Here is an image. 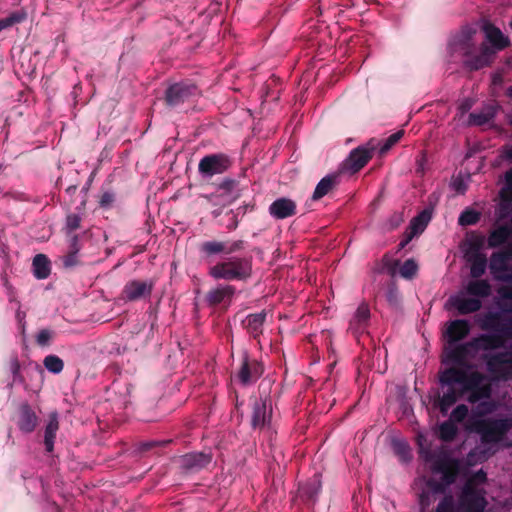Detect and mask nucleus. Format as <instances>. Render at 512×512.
Here are the masks:
<instances>
[{"mask_svg":"<svg viewBox=\"0 0 512 512\" xmlns=\"http://www.w3.org/2000/svg\"><path fill=\"white\" fill-rule=\"evenodd\" d=\"M453 187L459 193H464L465 190H466V186L463 183V181L462 180H458V179L454 180Z\"/></svg>","mask_w":512,"mask_h":512,"instance_id":"603ef678","label":"nucleus"},{"mask_svg":"<svg viewBox=\"0 0 512 512\" xmlns=\"http://www.w3.org/2000/svg\"><path fill=\"white\" fill-rule=\"evenodd\" d=\"M484 380L482 373L461 366L445 370L440 377L442 385L447 386L438 403L441 413L446 415L452 405L467 392H470L468 401L471 403L489 398L491 388Z\"/></svg>","mask_w":512,"mask_h":512,"instance_id":"f03ea898","label":"nucleus"},{"mask_svg":"<svg viewBox=\"0 0 512 512\" xmlns=\"http://www.w3.org/2000/svg\"><path fill=\"white\" fill-rule=\"evenodd\" d=\"M508 95H509L510 97H512V87H510V88L508 89Z\"/></svg>","mask_w":512,"mask_h":512,"instance_id":"052dcab7","label":"nucleus"},{"mask_svg":"<svg viewBox=\"0 0 512 512\" xmlns=\"http://www.w3.org/2000/svg\"><path fill=\"white\" fill-rule=\"evenodd\" d=\"M153 288L151 281L133 280L128 282L123 289V298L128 301H135L149 296Z\"/></svg>","mask_w":512,"mask_h":512,"instance_id":"2eb2a0df","label":"nucleus"},{"mask_svg":"<svg viewBox=\"0 0 512 512\" xmlns=\"http://www.w3.org/2000/svg\"><path fill=\"white\" fill-rule=\"evenodd\" d=\"M435 512H455V502L453 496H444L438 503Z\"/></svg>","mask_w":512,"mask_h":512,"instance_id":"ea45409f","label":"nucleus"},{"mask_svg":"<svg viewBox=\"0 0 512 512\" xmlns=\"http://www.w3.org/2000/svg\"><path fill=\"white\" fill-rule=\"evenodd\" d=\"M32 267L37 279H46L50 275V261L44 254H37L34 257Z\"/></svg>","mask_w":512,"mask_h":512,"instance_id":"bb28decb","label":"nucleus"},{"mask_svg":"<svg viewBox=\"0 0 512 512\" xmlns=\"http://www.w3.org/2000/svg\"><path fill=\"white\" fill-rule=\"evenodd\" d=\"M433 471L443 474V479L447 484H451L455 480V473L450 471V465L447 461H439L434 464Z\"/></svg>","mask_w":512,"mask_h":512,"instance_id":"c9c22d12","label":"nucleus"},{"mask_svg":"<svg viewBox=\"0 0 512 512\" xmlns=\"http://www.w3.org/2000/svg\"><path fill=\"white\" fill-rule=\"evenodd\" d=\"M511 125H512V120H511Z\"/></svg>","mask_w":512,"mask_h":512,"instance_id":"0e129e2a","label":"nucleus"},{"mask_svg":"<svg viewBox=\"0 0 512 512\" xmlns=\"http://www.w3.org/2000/svg\"><path fill=\"white\" fill-rule=\"evenodd\" d=\"M114 201V195L110 192H105L100 199V205L102 207L110 206Z\"/></svg>","mask_w":512,"mask_h":512,"instance_id":"09e8293b","label":"nucleus"},{"mask_svg":"<svg viewBox=\"0 0 512 512\" xmlns=\"http://www.w3.org/2000/svg\"><path fill=\"white\" fill-rule=\"evenodd\" d=\"M458 428L451 420L444 421L439 426V437L443 441H451L455 438Z\"/></svg>","mask_w":512,"mask_h":512,"instance_id":"473e14b6","label":"nucleus"},{"mask_svg":"<svg viewBox=\"0 0 512 512\" xmlns=\"http://www.w3.org/2000/svg\"><path fill=\"white\" fill-rule=\"evenodd\" d=\"M472 106V103L469 100H465L461 105L459 106V110L461 114H465Z\"/></svg>","mask_w":512,"mask_h":512,"instance_id":"5fc2aeb1","label":"nucleus"},{"mask_svg":"<svg viewBox=\"0 0 512 512\" xmlns=\"http://www.w3.org/2000/svg\"><path fill=\"white\" fill-rule=\"evenodd\" d=\"M266 319V313L261 311L259 313L250 314L243 321L247 331L254 337L259 336L262 333V327Z\"/></svg>","mask_w":512,"mask_h":512,"instance_id":"393cba45","label":"nucleus"},{"mask_svg":"<svg viewBox=\"0 0 512 512\" xmlns=\"http://www.w3.org/2000/svg\"><path fill=\"white\" fill-rule=\"evenodd\" d=\"M70 248H71V251L73 252H76L78 253L79 250H80V247H79V239H78V236L77 235H74L71 239V244H70Z\"/></svg>","mask_w":512,"mask_h":512,"instance_id":"864d4df0","label":"nucleus"},{"mask_svg":"<svg viewBox=\"0 0 512 512\" xmlns=\"http://www.w3.org/2000/svg\"><path fill=\"white\" fill-rule=\"evenodd\" d=\"M468 415V407L464 404L456 406L451 412L450 420L452 422H462Z\"/></svg>","mask_w":512,"mask_h":512,"instance_id":"37998d69","label":"nucleus"},{"mask_svg":"<svg viewBox=\"0 0 512 512\" xmlns=\"http://www.w3.org/2000/svg\"><path fill=\"white\" fill-rule=\"evenodd\" d=\"M36 421V415L29 408L26 407L22 410L19 421V427L24 432H31L34 430L36 426Z\"/></svg>","mask_w":512,"mask_h":512,"instance_id":"7c9ffc66","label":"nucleus"},{"mask_svg":"<svg viewBox=\"0 0 512 512\" xmlns=\"http://www.w3.org/2000/svg\"><path fill=\"white\" fill-rule=\"evenodd\" d=\"M25 317H26V314L25 312L21 311L20 308H18L17 312H16V319L17 321L24 325V320H25Z\"/></svg>","mask_w":512,"mask_h":512,"instance_id":"6e6d98bb","label":"nucleus"},{"mask_svg":"<svg viewBox=\"0 0 512 512\" xmlns=\"http://www.w3.org/2000/svg\"><path fill=\"white\" fill-rule=\"evenodd\" d=\"M486 366L496 380H512V349L487 356Z\"/></svg>","mask_w":512,"mask_h":512,"instance_id":"423d86ee","label":"nucleus"},{"mask_svg":"<svg viewBox=\"0 0 512 512\" xmlns=\"http://www.w3.org/2000/svg\"><path fill=\"white\" fill-rule=\"evenodd\" d=\"M403 136V131H398L390 135L384 144L380 147L379 152L381 155L387 153L392 146H394Z\"/></svg>","mask_w":512,"mask_h":512,"instance_id":"79ce46f5","label":"nucleus"},{"mask_svg":"<svg viewBox=\"0 0 512 512\" xmlns=\"http://www.w3.org/2000/svg\"><path fill=\"white\" fill-rule=\"evenodd\" d=\"M465 290L450 296L448 299V304L455 308L459 314L465 315L478 311L482 302L480 299L475 297H469Z\"/></svg>","mask_w":512,"mask_h":512,"instance_id":"f8f14e48","label":"nucleus"},{"mask_svg":"<svg viewBox=\"0 0 512 512\" xmlns=\"http://www.w3.org/2000/svg\"><path fill=\"white\" fill-rule=\"evenodd\" d=\"M509 260H512V247L491 255L489 269L494 279L502 282L512 281V267L508 265Z\"/></svg>","mask_w":512,"mask_h":512,"instance_id":"6e6552de","label":"nucleus"},{"mask_svg":"<svg viewBox=\"0 0 512 512\" xmlns=\"http://www.w3.org/2000/svg\"><path fill=\"white\" fill-rule=\"evenodd\" d=\"M214 279L244 281L252 275V259L249 257H230L216 263L209 269Z\"/></svg>","mask_w":512,"mask_h":512,"instance_id":"39448f33","label":"nucleus"},{"mask_svg":"<svg viewBox=\"0 0 512 512\" xmlns=\"http://www.w3.org/2000/svg\"><path fill=\"white\" fill-rule=\"evenodd\" d=\"M229 160L224 155H208L202 158L198 165L200 174L211 177L215 174H221L227 170Z\"/></svg>","mask_w":512,"mask_h":512,"instance_id":"9b49d317","label":"nucleus"},{"mask_svg":"<svg viewBox=\"0 0 512 512\" xmlns=\"http://www.w3.org/2000/svg\"><path fill=\"white\" fill-rule=\"evenodd\" d=\"M504 339H512V318L497 333L481 334L464 344H460L459 347H452L448 350V357L456 362L458 366L474 370V367L469 362L476 358L479 351L499 349L503 346Z\"/></svg>","mask_w":512,"mask_h":512,"instance_id":"20e7f679","label":"nucleus"},{"mask_svg":"<svg viewBox=\"0 0 512 512\" xmlns=\"http://www.w3.org/2000/svg\"><path fill=\"white\" fill-rule=\"evenodd\" d=\"M418 271V265L413 259L406 260L400 267V275L403 278L411 279Z\"/></svg>","mask_w":512,"mask_h":512,"instance_id":"58836bf2","label":"nucleus"},{"mask_svg":"<svg viewBox=\"0 0 512 512\" xmlns=\"http://www.w3.org/2000/svg\"><path fill=\"white\" fill-rule=\"evenodd\" d=\"M498 111V105L494 102L484 105L480 111L469 114L468 125L482 126L494 119Z\"/></svg>","mask_w":512,"mask_h":512,"instance_id":"aec40b11","label":"nucleus"},{"mask_svg":"<svg viewBox=\"0 0 512 512\" xmlns=\"http://www.w3.org/2000/svg\"><path fill=\"white\" fill-rule=\"evenodd\" d=\"M470 274L473 278L481 277L487 267V259L483 254H476L471 260Z\"/></svg>","mask_w":512,"mask_h":512,"instance_id":"c756f323","label":"nucleus"},{"mask_svg":"<svg viewBox=\"0 0 512 512\" xmlns=\"http://www.w3.org/2000/svg\"><path fill=\"white\" fill-rule=\"evenodd\" d=\"M10 369L14 377L18 376L20 373V363L17 358L11 360Z\"/></svg>","mask_w":512,"mask_h":512,"instance_id":"8fccbe9b","label":"nucleus"},{"mask_svg":"<svg viewBox=\"0 0 512 512\" xmlns=\"http://www.w3.org/2000/svg\"><path fill=\"white\" fill-rule=\"evenodd\" d=\"M43 364L45 368L53 374H59L64 368V363L62 359H60L56 355L46 356L44 358Z\"/></svg>","mask_w":512,"mask_h":512,"instance_id":"f704fd0d","label":"nucleus"},{"mask_svg":"<svg viewBox=\"0 0 512 512\" xmlns=\"http://www.w3.org/2000/svg\"><path fill=\"white\" fill-rule=\"evenodd\" d=\"M269 214L275 219H285L296 214V203L289 198H278L269 206Z\"/></svg>","mask_w":512,"mask_h":512,"instance_id":"dca6fc26","label":"nucleus"},{"mask_svg":"<svg viewBox=\"0 0 512 512\" xmlns=\"http://www.w3.org/2000/svg\"><path fill=\"white\" fill-rule=\"evenodd\" d=\"M201 251L208 256L226 253V243L221 241H207L202 244Z\"/></svg>","mask_w":512,"mask_h":512,"instance_id":"72a5a7b5","label":"nucleus"},{"mask_svg":"<svg viewBox=\"0 0 512 512\" xmlns=\"http://www.w3.org/2000/svg\"><path fill=\"white\" fill-rule=\"evenodd\" d=\"M498 294L503 301L502 308L508 312H512V289L500 288Z\"/></svg>","mask_w":512,"mask_h":512,"instance_id":"a19ab883","label":"nucleus"},{"mask_svg":"<svg viewBox=\"0 0 512 512\" xmlns=\"http://www.w3.org/2000/svg\"><path fill=\"white\" fill-rule=\"evenodd\" d=\"M486 473L481 469L473 474L464 484L461 494L459 496V505H462V499L465 493L471 498H483L485 501V512L492 511L491 509H487L488 501L486 499V491L483 488H478L477 486L480 484H484L486 482Z\"/></svg>","mask_w":512,"mask_h":512,"instance_id":"9d476101","label":"nucleus"},{"mask_svg":"<svg viewBox=\"0 0 512 512\" xmlns=\"http://www.w3.org/2000/svg\"><path fill=\"white\" fill-rule=\"evenodd\" d=\"M198 94V89L194 84L175 83L166 90V102L170 106H177L189 101Z\"/></svg>","mask_w":512,"mask_h":512,"instance_id":"1a4fd4ad","label":"nucleus"},{"mask_svg":"<svg viewBox=\"0 0 512 512\" xmlns=\"http://www.w3.org/2000/svg\"><path fill=\"white\" fill-rule=\"evenodd\" d=\"M431 220V213L428 210H423L416 217H414L409 225V229L406 235L405 240L401 242V247H405L414 236L422 233L429 221Z\"/></svg>","mask_w":512,"mask_h":512,"instance_id":"6ab92c4d","label":"nucleus"},{"mask_svg":"<svg viewBox=\"0 0 512 512\" xmlns=\"http://www.w3.org/2000/svg\"><path fill=\"white\" fill-rule=\"evenodd\" d=\"M370 319V310L367 304L361 303L356 312L354 313L352 319L350 320V330L353 333L357 334L363 332L367 327L368 321Z\"/></svg>","mask_w":512,"mask_h":512,"instance_id":"5701e85b","label":"nucleus"},{"mask_svg":"<svg viewBox=\"0 0 512 512\" xmlns=\"http://www.w3.org/2000/svg\"><path fill=\"white\" fill-rule=\"evenodd\" d=\"M234 187V182L232 181H226L223 182L217 191L214 194H211L207 197L209 201H211L214 204H219L222 206L229 205L232 203L236 198V194H232V188Z\"/></svg>","mask_w":512,"mask_h":512,"instance_id":"4be33fe9","label":"nucleus"},{"mask_svg":"<svg viewBox=\"0 0 512 512\" xmlns=\"http://www.w3.org/2000/svg\"><path fill=\"white\" fill-rule=\"evenodd\" d=\"M4 285L6 286V288L9 291L10 300H13L14 293H13L12 287L8 284L7 279L4 280Z\"/></svg>","mask_w":512,"mask_h":512,"instance_id":"4d7b16f0","label":"nucleus"},{"mask_svg":"<svg viewBox=\"0 0 512 512\" xmlns=\"http://www.w3.org/2000/svg\"><path fill=\"white\" fill-rule=\"evenodd\" d=\"M212 460V456L207 453H189L179 458V465L184 470H199L206 467Z\"/></svg>","mask_w":512,"mask_h":512,"instance_id":"a211bd4d","label":"nucleus"},{"mask_svg":"<svg viewBox=\"0 0 512 512\" xmlns=\"http://www.w3.org/2000/svg\"><path fill=\"white\" fill-rule=\"evenodd\" d=\"M470 331L469 323L466 320L458 319L454 321H450L447 324L444 336L447 340V346L445 347L444 351V362L447 364H452L455 366H458V364L448 357V350L452 347H459L460 345L457 344L458 341L464 339Z\"/></svg>","mask_w":512,"mask_h":512,"instance_id":"0eeeda50","label":"nucleus"},{"mask_svg":"<svg viewBox=\"0 0 512 512\" xmlns=\"http://www.w3.org/2000/svg\"><path fill=\"white\" fill-rule=\"evenodd\" d=\"M81 217L78 214H70L66 218L65 229L68 234L80 228Z\"/></svg>","mask_w":512,"mask_h":512,"instance_id":"c03bdc74","label":"nucleus"},{"mask_svg":"<svg viewBox=\"0 0 512 512\" xmlns=\"http://www.w3.org/2000/svg\"><path fill=\"white\" fill-rule=\"evenodd\" d=\"M234 293V288L229 285L219 286L211 290L207 294V300L210 304L216 305L221 303L225 298L231 297Z\"/></svg>","mask_w":512,"mask_h":512,"instance_id":"c85d7f7f","label":"nucleus"},{"mask_svg":"<svg viewBox=\"0 0 512 512\" xmlns=\"http://www.w3.org/2000/svg\"><path fill=\"white\" fill-rule=\"evenodd\" d=\"M375 146L369 142L366 146L354 149L348 159L346 166L351 172H357L362 169L371 159Z\"/></svg>","mask_w":512,"mask_h":512,"instance_id":"ddd939ff","label":"nucleus"},{"mask_svg":"<svg viewBox=\"0 0 512 512\" xmlns=\"http://www.w3.org/2000/svg\"><path fill=\"white\" fill-rule=\"evenodd\" d=\"M480 214L472 209L464 210L458 219V222L462 226L473 225L478 222Z\"/></svg>","mask_w":512,"mask_h":512,"instance_id":"4c0bfd02","label":"nucleus"},{"mask_svg":"<svg viewBox=\"0 0 512 512\" xmlns=\"http://www.w3.org/2000/svg\"><path fill=\"white\" fill-rule=\"evenodd\" d=\"M52 338V332L48 329H42L36 336V341L40 346H46L49 344Z\"/></svg>","mask_w":512,"mask_h":512,"instance_id":"a18cd8bd","label":"nucleus"},{"mask_svg":"<svg viewBox=\"0 0 512 512\" xmlns=\"http://www.w3.org/2000/svg\"><path fill=\"white\" fill-rule=\"evenodd\" d=\"M482 31L484 32L485 40L490 46L483 44L478 49L475 40L476 30L472 28L463 29L449 42L450 54L464 57V64L470 70H479L488 66L496 52L510 45L509 38L498 27L487 20L482 23Z\"/></svg>","mask_w":512,"mask_h":512,"instance_id":"f257e3e1","label":"nucleus"},{"mask_svg":"<svg viewBox=\"0 0 512 512\" xmlns=\"http://www.w3.org/2000/svg\"><path fill=\"white\" fill-rule=\"evenodd\" d=\"M494 407L492 405H489L486 409V412H492Z\"/></svg>","mask_w":512,"mask_h":512,"instance_id":"bf43d9fd","label":"nucleus"},{"mask_svg":"<svg viewBox=\"0 0 512 512\" xmlns=\"http://www.w3.org/2000/svg\"><path fill=\"white\" fill-rule=\"evenodd\" d=\"M510 27L512 28V22L510 23Z\"/></svg>","mask_w":512,"mask_h":512,"instance_id":"e2e57ef3","label":"nucleus"},{"mask_svg":"<svg viewBox=\"0 0 512 512\" xmlns=\"http://www.w3.org/2000/svg\"><path fill=\"white\" fill-rule=\"evenodd\" d=\"M506 185L500 191V204L497 210L498 218L511 217L512 220V168L505 174Z\"/></svg>","mask_w":512,"mask_h":512,"instance_id":"4468645a","label":"nucleus"},{"mask_svg":"<svg viewBox=\"0 0 512 512\" xmlns=\"http://www.w3.org/2000/svg\"><path fill=\"white\" fill-rule=\"evenodd\" d=\"M511 428L512 416L473 420L471 429L480 436L481 445L468 454V464L485 461L497 451V445L504 448L512 447V440L507 437Z\"/></svg>","mask_w":512,"mask_h":512,"instance_id":"7ed1b4c3","label":"nucleus"},{"mask_svg":"<svg viewBox=\"0 0 512 512\" xmlns=\"http://www.w3.org/2000/svg\"><path fill=\"white\" fill-rule=\"evenodd\" d=\"M421 453H422V456L425 459V461H427V462L431 461V457L428 452L422 451Z\"/></svg>","mask_w":512,"mask_h":512,"instance_id":"13d9d810","label":"nucleus"},{"mask_svg":"<svg viewBox=\"0 0 512 512\" xmlns=\"http://www.w3.org/2000/svg\"><path fill=\"white\" fill-rule=\"evenodd\" d=\"M482 328L486 329V328H488V326L484 324V325H482Z\"/></svg>","mask_w":512,"mask_h":512,"instance_id":"680f3d73","label":"nucleus"},{"mask_svg":"<svg viewBox=\"0 0 512 512\" xmlns=\"http://www.w3.org/2000/svg\"><path fill=\"white\" fill-rule=\"evenodd\" d=\"M501 156L509 161H512V145L503 147Z\"/></svg>","mask_w":512,"mask_h":512,"instance_id":"3c124183","label":"nucleus"},{"mask_svg":"<svg viewBox=\"0 0 512 512\" xmlns=\"http://www.w3.org/2000/svg\"><path fill=\"white\" fill-rule=\"evenodd\" d=\"M262 372L263 370L259 363L256 361H249L245 356L237 377L241 384L248 385L256 381L261 376Z\"/></svg>","mask_w":512,"mask_h":512,"instance_id":"f3484780","label":"nucleus"},{"mask_svg":"<svg viewBox=\"0 0 512 512\" xmlns=\"http://www.w3.org/2000/svg\"><path fill=\"white\" fill-rule=\"evenodd\" d=\"M271 417V404L265 399L256 401L252 413V425L254 428H263Z\"/></svg>","mask_w":512,"mask_h":512,"instance_id":"412c9836","label":"nucleus"},{"mask_svg":"<svg viewBox=\"0 0 512 512\" xmlns=\"http://www.w3.org/2000/svg\"><path fill=\"white\" fill-rule=\"evenodd\" d=\"M244 248V241L242 240H236L232 241L231 243H226V253L231 254L237 251H240Z\"/></svg>","mask_w":512,"mask_h":512,"instance_id":"49530a36","label":"nucleus"},{"mask_svg":"<svg viewBox=\"0 0 512 512\" xmlns=\"http://www.w3.org/2000/svg\"><path fill=\"white\" fill-rule=\"evenodd\" d=\"M59 429V423L56 414L50 416L49 422L45 428L44 443L48 452L53 451L54 439Z\"/></svg>","mask_w":512,"mask_h":512,"instance_id":"cd10ccee","label":"nucleus"},{"mask_svg":"<svg viewBox=\"0 0 512 512\" xmlns=\"http://www.w3.org/2000/svg\"><path fill=\"white\" fill-rule=\"evenodd\" d=\"M321 490V481L318 476H315L312 480L300 487V493L302 496L308 499H314Z\"/></svg>","mask_w":512,"mask_h":512,"instance_id":"2f4dec72","label":"nucleus"},{"mask_svg":"<svg viewBox=\"0 0 512 512\" xmlns=\"http://www.w3.org/2000/svg\"><path fill=\"white\" fill-rule=\"evenodd\" d=\"M26 18L25 12H14L8 17L0 19V32L6 28L13 26L14 24L20 23Z\"/></svg>","mask_w":512,"mask_h":512,"instance_id":"e433bc0d","label":"nucleus"},{"mask_svg":"<svg viewBox=\"0 0 512 512\" xmlns=\"http://www.w3.org/2000/svg\"><path fill=\"white\" fill-rule=\"evenodd\" d=\"M464 290L475 298H486L491 293V285L487 280H473L467 283Z\"/></svg>","mask_w":512,"mask_h":512,"instance_id":"b1692460","label":"nucleus"},{"mask_svg":"<svg viewBox=\"0 0 512 512\" xmlns=\"http://www.w3.org/2000/svg\"><path fill=\"white\" fill-rule=\"evenodd\" d=\"M338 176L336 174L327 175L322 178L317 184L312 198L314 200H319L325 195H327L336 185Z\"/></svg>","mask_w":512,"mask_h":512,"instance_id":"a878e982","label":"nucleus"},{"mask_svg":"<svg viewBox=\"0 0 512 512\" xmlns=\"http://www.w3.org/2000/svg\"><path fill=\"white\" fill-rule=\"evenodd\" d=\"M77 263V253L71 251L67 256L63 259V264L65 267H72Z\"/></svg>","mask_w":512,"mask_h":512,"instance_id":"de8ad7c7","label":"nucleus"}]
</instances>
